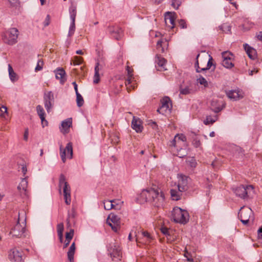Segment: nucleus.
I'll use <instances>...</instances> for the list:
<instances>
[{"instance_id":"nucleus-1","label":"nucleus","mask_w":262,"mask_h":262,"mask_svg":"<svg viewBox=\"0 0 262 262\" xmlns=\"http://www.w3.org/2000/svg\"><path fill=\"white\" fill-rule=\"evenodd\" d=\"M142 197L145 198L146 202H152L153 205L157 207L162 206L164 203L165 196L164 193L159 190L150 188L144 190L141 193Z\"/></svg>"},{"instance_id":"nucleus-2","label":"nucleus","mask_w":262,"mask_h":262,"mask_svg":"<svg viewBox=\"0 0 262 262\" xmlns=\"http://www.w3.org/2000/svg\"><path fill=\"white\" fill-rule=\"evenodd\" d=\"M172 216L174 222L183 224H186L189 218L188 212L178 207H174L172 212Z\"/></svg>"},{"instance_id":"nucleus-3","label":"nucleus","mask_w":262,"mask_h":262,"mask_svg":"<svg viewBox=\"0 0 262 262\" xmlns=\"http://www.w3.org/2000/svg\"><path fill=\"white\" fill-rule=\"evenodd\" d=\"M59 187L60 189L63 188L64 199L65 200V203L67 205H69L71 203V189L70 187L66 181V177L62 174L60 176L59 181Z\"/></svg>"},{"instance_id":"nucleus-4","label":"nucleus","mask_w":262,"mask_h":262,"mask_svg":"<svg viewBox=\"0 0 262 262\" xmlns=\"http://www.w3.org/2000/svg\"><path fill=\"white\" fill-rule=\"evenodd\" d=\"M253 187L252 185L246 186L241 185L234 190L235 194L243 199L249 198L253 193Z\"/></svg>"},{"instance_id":"nucleus-5","label":"nucleus","mask_w":262,"mask_h":262,"mask_svg":"<svg viewBox=\"0 0 262 262\" xmlns=\"http://www.w3.org/2000/svg\"><path fill=\"white\" fill-rule=\"evenodd\" d=\"M18 30L16 28H11L6 31L3 34L4 41L9 45H13L17 41L18 37Z\"/></svg>"},{"instance_id":"nucleus-6","label":"nucleus","mask_w":262,"mask_h":262,"mask_svg":"<svg viewBox=\"0 0 262 262\" xmlns=\"http://www.w3.org/2000/svg\"><path fill=\"white\" fill-rule=\"evenodd\" d=\"M238 216L243 224L247 225L253 216V212L250 208L243 207L240 209Z\"/></svg>"},{"instance_id":"nucleus-7","label":"nucleus","mask_w":262,"mask_h":262,"mask_svg":"<svg viewBox=\"0 0 262 262\" xmlns=\"http://www.w3.org/2000/svg\"><path fill=\"white\" fill-rule=\"evenodd\" d=\"M25 225H20L18 219L16 224L10 230L9 234L12 235L13 237L21 238L25 236Z\"/></svg>"},{"instance_id":"nucleus-8","label":"nucleus","mask_w":262,"mask_h":262,"mask_svg":"<svg viewBox=\"0 0 262 262\" xmlns=\"http://www.w3.org/2000/svg\"><path fill=\"white\" fill-rule=\"evenodd\" d=\"M60 157L63 163H65L66 161V156L68 158L70 159H72L73 154L72 143L71 142L68 143L64 149H62V146L61 145L60 147Z\"/></svg>"},{"instance_id":"nucleus-9","label":"nucleus","mask_w":262,"mask_h":262,"mask_svg":"<svg viewBox=\"0 0 262 262\" xmlns=\"http://www.w3.org/2000/svg\"><path fill=\"white\" fill-rule=\"evenodd\" d=\"M107 223L112 227V230L117 232L120 227V219L117 215L111 213L107 217Z\"/></svg>"},{"instance_id":"nucleus-10","label":"nucleus","mask_w":262,"mask_h":262,"mask_svg":"<svg viewBox=\"0 0 262 262\" xmlns=\"http://www.w3.org/2000/svg\"><path fill=\"white\" fill-rule=\"evenodd\" d=\"M108 251L112 260H114L115 258H119L121 254L120 247L116 243H111L109 245Z\"/></svg>"},{"instance_id":"nucleus-11","label":"nucleus","mask_w":262,"mask_h":262,"mask_svg":"<svg viewBox=\"0 0 262 262\" xmlns=\"http://www.w3.org/2000/svg\"><path fill=\"white\" fill-rule=\"evenodd\" d=\"M8 258L11 262H21L23 260L22 252L13 248L9 252Z\"/></svg>"},{"instance_id":"nucleus-12","label":"nucleus","mask_w":262,"mask_h":262,"mask_svg":"<svg viewBox=\"0 0 262 262\" xmlns=\"http://www.w3.org/2000/svg\"><path fill=\"white\" fill-rule=\"evenodd\" d=\"M161 105L157 110L160 114H164L167 111H170L171 107L170 100L168 97H164L161 101Z\"/></svg>"},{"instance_id":"nucleus-13","label":"nucleus","mask_w":262,"mask_h":262,"mask_svg":"<svg viewBox=\"0 0 262 262\" xmlns=\"http://www.w3.org/2000/svg\"><path fill=\"white\" fill-rule=\"evenodd\" d=\"M45 106L48 112L52 108L54 101V94L51 91L45 93L44 94Z\"/></svg>"},{"instance_id":"nucleus-14","label":"nucleus","mask_w":262,"mask_h":262,"mask_svg":"<svg viewBox=\"0 0 262 262\" xmlns=\"http://www.w3.org/2000/svg\"><path fill=\"white\" fill-rule=\"evenodd\" d=\"M175 15L174 12H167L165 14V23L166 27L169 29H173L175 26Z\"/></svg>"},{"instance_id":"nucleus-15","label":"nucleus","mask_w":262,"mask_h":262,"mask_svg":"<svg viewBox=\"0 0 262 262\" xmlns=\"http://www.w3.org/2000/svg\"><path fill=\"white\" fill-rule=\"evenodd\" d=\"M156 67L158 71H164L167 70L166 68V60L160 55L157 54L155 58Z\"/></svg>"},{"instance_id":"nucleus-16","label":"nucleus","mask_w":262,"mask_h":262,"mask_svg":"<svg viewBox=\"0 0 262 262\" xmlns=\"http://www.w3.org/2000/svg\"><path fill=\"white\" fill-rule=\"evenodd\" d=\"M189 178L186 176H181L179 180V184L178 185V189L180 191L185 192L187 190L188 187V180H189Z\"/></svg>"},{"instance_id":"nucleus-17","label":"nucleus","mask_w":262,"mask_h":262,"mask_svg":"<svg viewBox=\"0 0 262 262\" xmlns=\"http://www.w3.org/2000/svg\"><path fill=\"white\" fill-rule=\"evenodd\" d=\"M28 186V181L27 180V178H25L22 179L20 183L17 186V189L20 193V194L23 196V197H28V191L27 190V188Z\"/></svg>"},{"instance_id":"nucleus-18","label":"nucleus","mask_w":262,"mask_h":262,"mask_svg":"<svg viewBox=\"0 0 262 262\" xmlns=\"http://www.w3.org/2000/svg\"><path fill=\"white\" fill-rule=\"evenodd\" d=\"M132 127L137 133H141L143 129L141 120L134 116L132 122Z\"/></svg>"},{"instance_id":"nucleus-19","label":"nucleus","mask_w":262,"mask_h":262,"mask_svg":"<svg viewBox=\"0 0 262 262\" xmlns=\"http://www.w3.org/2000/svg\"><path fill=\"white\" fill-rule=\"evenodd\" d=\"M245 50L250 59H254L256 57L257 52L255 49L249 46L248 44L244 45Z\"/></svg>"},{"instance_id":"nucleus-20","label":"nucleus","mask_w":262,"mask_h":262,"mask_svg":"<svg viewBox=\"0 0 262 262\" xmlns=\"http://www.w3.org/2000/svg\"><path fill=\"white\" fill-rule=\"evenodd\" d=\"M55 76L57 79H60V83L63 84L66 81V72L64 70L61 69H58L55 71Z\"/></svg>"},{"instance_id":"nucleus-21","label":"nucleus","mask_w":262,"mask_h":262,"mask_svg":"<svg viewBox=\"0 0 262 262\" xmlns=\"http://www.w3.org/2000/svg\"><path fill=\"white\" fill-rule=\"evenodd\" d=\"M72 121L71 118H68L63 121H62L61 123L62 129H61V132L66 134L69 132V128L70 126L72 125Z\"/></svg>"},{"instance_id":"nucleus-22","label":"nucleus","mask_w":262,"mask_h":262,"mask_svg":"<svg viewBox=\"0 0 262 262\" xmlns=\"http://www.w3.org/2000/svg\"><path fill=\"white\" fill-rule=\"evenodd\" d=\"M226 95L229 99L233 100H237L243 97V96L239 94V91L238 90L227 91Z\"/></svg>"},{"instance_id":"nucleus-23","label":"nucleus","mask_w":262,"mask_h":262,"mask_svg":"<svg viewBox=\"0 0 262 262\" xmlns=\"http://www.w3.org/2000/svg\"><path fill=\"white\" fill-rule=\"evenodd\" d=\"M110 32L112 34H115L114 37L117 40H119L121 37L122 30L118 27H111L110 28Z\"/></svg>"},{"instance_id":"nucleus-24","label":"nucleus","mask_w":262,"mask_h":262,"mask_svg":"<svg viewBox=\"0 0 262 262\" xmlns=\"http://www.w3.org/2000/svg\"><path fill=\"white\" fill-rule=\"evenodd\" d=\"M75 243L73 242L68 252V258L70 262H74V256L75 252Z\"/></svg>"},{"instance_id":"nucleus-25","label":"nucleus","mask_w":262,"mask_h":262,"mask_svg":"<svg viewBox=\"0 0 262 262\" xmlns=\"http://www.w3.org/2000/svg\"><path fill=\"white\" fill-rule=\"evenodd\" d=\"M183 191H180L179 189H171L170 190L171 197L173 200L178 201L181 199L182 193Z\"/></svg>"},{"instance_id":"nucleus-26","label":"nucleus","mask_w":262,"mask_h":262,"mask_svg":"<svg viewBox=\"0 0 262 262\" xmlns=\"http://www.w3.org/2000/svg\"><path fill=\"white\" fill-rule=\"evenodd\" d=\"M99 62H97L96 66L95 67V74L94 76V80L93 82L94 83L97 84L100 81V78H99Z\"/></svg>"},{"instance_id":"nucleus-27","label":"nucleus","mask_w":262,"mask_h":262,"mask_svg":"<svg viewBox=\"0 0 262 262\" xmlns=\"http://www.w3.org/2000/svg\"><path fill=\"white\" fill-rule=\"evenodd\" d=\"M8 71L11 80L13 82L16 81L17 80V75L10 64L8 65Z\"/></svg>"},{"instance_id":"nucleus-28","label":"nucleus","mask_w":262,"mask_h":262,"mask_svg":"<svg viewBox=\"0 0 262 262\" xmlns=\"http://www.w3.org/2000/svg\"><path fill=\"white\" fill-rule=\"evenodd\" d=\"M217 117L215 116H207L206 119L204 121V123L206 125L212 124L216 121Z\"/></svg>"},{"instance_id":"nucleus-29","label":"nucleus","mask_w":262,"mask_h":262,"mask_svg":"<svg viewBox=\"0 0 262 262\" xmlns=\"http://www.w3.org/2000/svg\"><path fill=\"white\" fill-rule=\"evenodd\" d=\"M70 18L72 21H75V18L76 16V8L75 6H71L69 9Z\"/></svg>"},{"instance_id":"nucleus-30","label":"nucleus","mask_w":262,"mask_h":262,"mask_svg":"<svg viewBox=\"0 0 262 262\" xmlns=\"http://www.w3.org/2000/svg\"><path fill=\"white\" fill-rule=\"evenodd\" d=\"M222 65L226 68L231 69L234 66L231 58L227 60H222Z\"/></svg>"},{"instance_id":"nucleus-31","label":"nucleus","mask_w":262,"mask_h":262,"mask_svg":"<svg viewBox=\"0 0 262 262\" xmlns=\"http://www.w3.org/2000/svg\"><path fill=\"white\" fill-rule=\"evenodd\" d=\"M116 201H105L103 202L104 208L106 210H110L112 209H113V203H116Z\"/></svg>"},{"instance_id":"nucleus-32","label":"nucleus","mask_w":262,"mask_h":262,"mask_svg":"<svg viewBox=\"0 0 262 262\" xmlns=\"http://www.w3.org/2000/svg\"><path fill=\"white\" fill-rule=\"evenodd\" d=\"M197 82L201 85H204V87L206 88L208 86V83L207 81L206 80L205 78H204L202 76L200 75L198 78Z\"/></svg>"},{"instance_id":"nucleus-33","label":"nucleus","mask_w":262,"mask_h":262,"mask_svg":"<svg viewBox=\"0 0 262 262\" xmlns=\"http://www.w3.org/2000/svg\"><path fill=\"white\" fill-rule=\"evenodd\" d=\"M76 95V102L78 107H81L83 105L84 100L82 96L79 93H77Z\"/></svg>"},{"instance_id":"nucleus-34","label":"nucleus","mask_w":262,"mask_h":262,"mask_svg":"<svg viewBox=\"0 0 262 262\" xmlns=\"http://www.w3.org/2000/svg\"><path fill=\"white\" fill-rule=\"evenodd\" d=\"M113 201H116V203H113V209L120 210L123 205V202H122L119 200H113Z\"/></svg>"},{"instance_id":"nucleus-35","label":"nucleus","mask_w":262,"mask_h":262,"mask_svg":"<svg viewBox=\"0 0 262 262\" xmlns=\"http://www.w3.org/2000/svg\"><path fill=\"white\" fill-rule=\"evenodd\" d=\"M188 165L192 168H194L197 165L196 161L194 157H190L186 161Z\"/></svg>"},{"instance_id":"nucleus-36","label":"nucleus","mask_w":262,"mask_h":262,"mask_svg":"<svg viewBox=\"0 0 262 262\" xmlns=\"http://www.w3.org/2000/svg\"><path fill=\"white\" fill-rule=\"evenodd\" d=\"M75 30V21H72L70 28H69L68 36H72L74 33Z\"/></svg>"},{"instance_id":"nucleus-37","label":"nucleus","mask_w":262,"mask_h":262,"mask_svg":"<svg viewBox=\"0 0 262 262\" xmlns=\"http://www.w3.org/2000/svg\"><path fill=\"white\" fill-rule=\"evenodd\" d=\"M233 56L232 54L228 51L224 52L222 53V57L223 60H227L232 59V56Z\"/></svg>"},{"instance_id":"nucleus-38","label":"nucleus","mask_w":262,"mask_h":262,"mask_svg":"<svg viewBox=\"0 0 262 262\" xmlns=\"http://www.w3.org/2000/svg\"><path fill=\"white\" fill-rule=\"evenodd\" d=\"M209 59L208 60V62H207V66L206 67H203L201 68V70H203V71H207V70H208L209 69H210L211 67V66L213 65V63H212V57L209 55Z\"/></svg>"},{"instance_id":"nucleus-39","label":"nucleus","mask_w":262,"mask_h":262,"mask_svg":"<svg viewBox=\"0 0 262 262\" xmlns=\"http://www.w3.org/2000/svg\"><path fill=\"white\" fill-rule=\"evenodd\" d=\"M182 0H172L171 6L176 9H178L182 4Z\"/></svg>"},{"instance_id":"nucleus-40","label":"nucleus","mask_w":262,"mask_h":262,"mask_svg":"<svg viewBox=\"0 0 262 262\" xmlns=\"http://www.w3.org/2000/svg\"><path fill=\"white\" fill-rule=\"evenodd\" d=\"M199 56H200V54H198L196 57V61H195V63L194 64V67L195 68L196 72L197 73H200V72L203 71V70H201L202 68H200L199 67V60H198V58H199Z\"/></svg>"},{"instance_id":"nucleus-41","label":"nucleus","mask_w":262,"mask_h":262,"mask_svg":"<svg viewBox=\"0 0 262 262\" xmlns=\"http://www.w3.org/2000/svg\"><path fill=\"white\" fill-rule=\"evenodd\" d=\"M43 65V61L42 59H39L37 61V65L35 67V71H39L42 69Z\"/></svg>"},{"instance_id":"nucleus-42","label":"nucleus","mask_w":262,"mask_h":262,"mask_svg":"<svg viewBox=\"0 0 262 262\" xmlns=\"http://www.w3.org/2000/svg\"><path fill=\"white\" fill-rule=\"evenodd\" d=\"M74 229H71L69 232H66V239H68L70 241L72 239L74 236Z\"/></svg>"},{"instance_id":"nucleus-43","label":"nucleus","mask_w":262,"mask_h":262,"mask_svg":"<svg viewBox=\"0 0 262 262\" xmlns=\"http://www.w3.org/2000/svg\"><path fill=\"white\" fill-rule=\"evenodd\" d=\"M178 23L181 29H186L187 27L186 21L184 19H181L178 20Z\"/></svg>"},{"instance_id":"nucleus-44","label":"nucleus","mask_w":262,"mask_h":262,"mask_svg":"<svg viewBox=\"0 0 262 262\" xmlns=\"http://www.w3.org/2000/svg\"><path fill=\"white\" fill-rule=\"evenodd\" d=\"M64 226L63 223H59L57 226V234H63Z\"/></svg>"},{"instance_id":"nucleus-45","label":"nucleus","mask_w":262,"mask_h":262,"mask_svg":"<svg viewBox=\"0 0 262 262\" xmlns=\"http://www.w3.org/2000/svg\"><path fill=\"white\" fill-rule=\"evenodd\" d=\"M142 234L144 237H145L147 238V242L148 243H150L151 241V240L152 239V237L151 235L147 231H143L142 232Z\"/></svg>"},{"instance_id":"nucleus-46","label":"nucleus","mask_w":262,"mask_h":262,"mask_svg":"<svg viewBox=\"0 0 262 262\" xmlns=\"http://www.w3.org/2000/svg\"><path fill=\"white\" fill-rule=\"evenodd\" d=\"M83 58L79 56H75L74 57V65H79L82 63L83 62Z\"/></svg>"},{"instance_id":"nucleus-47","label":"nucleus","mask_w":262,"mask_h":262,"mask_svg":"<svg viewBox=\"0 0 262 262\" xmlns=\"http://www.w3.org/2000/svg\"><path fill=\"white\" fill-rule=\"evenodd\" d=\"M36 110H37V114L39 116L45 115L44 110L41 105H37L36 107Z\"/></svg>"},{"instance_id":"nucleus-48","label":"nucleus","mask_w":262,"mask_h":262,"mask_svg":"<svg viewBox=\"0 0 262 262\" xmlns=\"http://www.w3.org/2000/svg\"><path fill=\"white\" fill-rule=\"evenodd\" d=\"M161 232L166 236H170V232L169 229L166 227H161L160 228Z\"/></svg>"},{"instance_id":"nucleus-49","label":"nucleus","mask_w":262,"mask_h":262,"mask_svg":"<svg viewBox=\"0 0 262 262\" xmlns=\"http://www.w3.org/2000/svg\"><path fill=\"white\" fill-rule=\"evenodd\" d=\"M180 91V94H181L187 95L190 93V90L188 86H186L185 88H181Z\"/></svg>"},{"instance_id":"nucleus-50","label":"nucleus","mask_w":262,"mask_h":262,"mask_svg":"<svg viewBox=\"0 0 262 262\" xmlns=\"http://www.w3.org/2000/svg\"><path fill=\"white\" fill-rule=\"evenodd\" d=\"M192 144L196 148L200 147L201 145L200 140L198 139L197 137H195L193 140Z\"/></svg>"},{"instance_id":"nucleus-51","label":"nucleus","mask_w":262,"mask_h":262,"mask_svg":"<svg viewBox=\"0 0 262 262\" xmlns=\"http://www.w3.org/2000/svg\"><path fill=\"white\" fill-rule=\"evenodd\" d=\"M12 7H17L19 5L18 0H8Z\"/></svg>"},{"instance_id":"nucleus-52","label":"nucleus","mask_w":262,"mask_h":262,"mask_svg":"<svg viewBox=\"0 0 262 262\" xmlns=\"http://www.w3.org/2000/svg\"><path fill=\"white\" fill-rule=\"evenodd\" d=\"M39 118L41 119L42 127L47 126L48 121L45 119V115L39 116Z\"/></svg>"},{"instance_id":"nucleus-53","label":"nucleus","mask_w":262,"mask_h":262,"mask_svg":"<svg viewBox=\"0 0 262 262\" xmlns=\"http://www.w3.org/2000/svg\"><path fill=\"white\" fill-rule=\"evenodd\" d=\"M126 70L127 71V76L128 77H133V69H130L129 66H127L126 67Z\"/></svg>"},{"instance_id":"nucleus-54","label":"nucleus","mask_w":262,"mask_h":262,"mask_svg":"<svg viewBox=\"0 0 262 262\" xmlns=\"http://www.w3.org/2000/svg\"><path fill=\"white\" fill-rule=\"evenodd\" d=\"M176 239V235H171V234H170V236H167V242L168 243H172L174 242Z\"/></svg>"},{"instance_id":"nucleus-55","label":"nucleus","mask_w":262,"mask_h":262,"mask_svg":"<svg viewBox=\"0 0 262 262\" xmlns=\"http://www.w3.org/2000/svg\"><path fill=\"white\" fill-rule=\"evenodd\" d=\"M50 23V16L49 15H47L44 22L43 25L45 27L48 26Z\"/></svg>"},{"instance_id":"nucleus-56","label":"nucleus","mask_w":262,"mask_h":262,"mask_svg":"<svg viewBox=\"0 0 262 262\" xmlns=\"http://www.w3.org/2000/svg\"><path fill=\"white\" fill-rule=\"evenodd\" d=\"M176 136H177L178 139L181 141L185 142L186 141V137L183 134L177 135Z\"/></svg>"},{"instance_id":"nucleus-57","label":"nucleus","mask_w":262,"mask_h":262,"mask_svg":"<svg viewBox=\"0 0 262 262\" xmlns=\"http://www.w3.org/2000/svg\"><path fill=\"white\" fill-rule=\"evenodd\" d=\"M220 27L221 29L223 30V31H225V30H224V29H227V31L230 32L231 27L227 24H223Z\"/></svg>"},{"instance_id":"nucleus-58","label":"nucleus","mask_w":262,"mask_h":262,"mask_svg":"<svg viewBox=\"0 0 262 262\" xmlns=\"http://www.w3.org/2000/svg\"><path fill=\"white\" fill-rule=\"evenodd\" d=\"M183 149L181 148L179 151H178V154H177V156L179 157V158H184V157H185L187 155V153L185 151L184 152H181V150H182Z\"/></svg>"},{"instance_id":"nucleus-59","label":"nucleus","mask_w":262,"mask_h":262,"mask_svg":"<svg viewBox=\"0 0 262 262\" xmlns=\"http://www.w3.org/2000/svg\"><path fill=\"white\" fill-rule=\"evenodd\" d=\"M184 256L187 258L188 261H193V259L191 257V256H189L190 253L188 251H185Z\"/></svg>"},{"instance_id":"nucleus-60","label":"nucleus","mask_w":262,"mask_h":262,"mask_svg":"<svg viewBox=\"0 0 262 262\" xmlns=\"http://www.w3.org/2000/svg\"><path fill=\"white\" fill-rule=\"evenodd\" d=\"M29 132L28 129H26L24 133V139L25 141H27L28 139Z\"/></svg>"},{"instance_id":"nucleus-61","label":"nucleus","mask_w":262,"mask_h":262,"mask_svg":"<svg viewBox=\"0 0 262 262\" xmlns=\"http://www.w3.org/2000/svg\"><path fill=\"white\" fill-rule=\"evenodd\" d=\"M0 111L2 113H7V108L5 106H2L1 107H0Z\"/></svg>"},{"instance_id":"nucleus-62","label":"nucleus","mask_w":262,"mask_h":262,"mask_svg":"<svg viewBox=\"0 0 262 262\" xmlns=\"http://www.w3.org/2000/svg\"><path fill=\"white\" fill-rule=\"evenodd\" d=\"M72 84L74 85V90L75 91L76 94L77 93H79L78 91V86H77L76 82L75 81H74L72 82Z\"/></svg>"},{"instance_id":"nucleus-63","label":"nucleus","mask_w":262,"mask_h":262,"mask_svg":"<svg viewBox=\"0 0 262 262\" xmlns=\"http://www.w3.org/2000/svg\"><path fill=\"white\" fill-rule=\"evenodd\" d=\"M162 41L161 40H159L158 41L157 43V48L158 49H160L161 47H162Z\"/></svg>"},{"instance_id":"nucleus-64","label":"nucleus","mask_w":262,"mask_h":262,"mask_svg":"<svg viewBox=\"0 0 262 262\" xmlns=\"http://www.w3.org/2000/svg\"><path fill=\"white\" fill-rule=\"evenodd\" d=\"M262 227L258 230V236L259 238H262Z\"/></svg>"}]
</instances>
